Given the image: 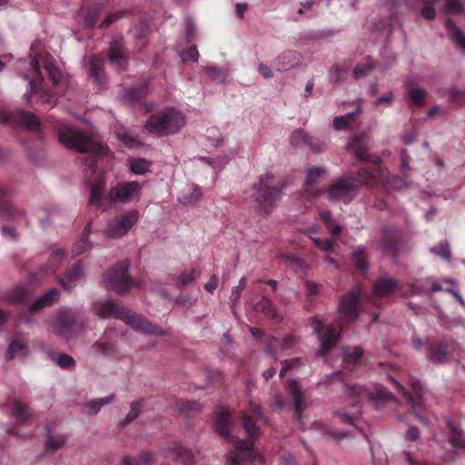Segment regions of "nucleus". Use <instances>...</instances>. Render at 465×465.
<instances>
[{
    "label": "nucleus",
    "instance_id": "obj_1",
    "mask_svg": "<svg viewBox=\"0 0 465 465\" xmlns=\"http://www.w3.org/2000/svg\"><path fill=\"white\" fill-rule=\"evenodd\" d=\"M348 149L357 159L362 162H373L375 164L369 169L360 170L358 178L342 176L333 180L323 191L330 201L349 203L357 195L361 184L372 186L378 182L377 173L380 166L371 159L365 137L361 134L354 135L348 143Z\"/></svg>",
    "mask_w": 465,
    "mask_h": 465
},
{
    "label": "nucleus",
    "instance_id": "obj_2",
    "mask_svg": "<svg viewBox=\"0 0 465 465\" xmlns=\"http://www.w3.org/2000/svg\"><path fill=\"white\" fill-rule=\"evenodd\" d=\"M361 293L362 288L356 285L342 296L339 305V319L335 324L327 323L319 316L310 319L313 333L321 341L319 349H332L338 342L344 325L358 318Z\"/></svg>",
    "mask_w": 465,
    "mask_h": 465
},
{
    "label": "nucleus",
    "instance_id": "obj_3",
    "mask_svg": "<svg viewBox=\"0 0 465 465\" xmlns=\"http://www.w3.org/2000/svg\"><path fill=\"white\" fill-rule=\"evenodd\" d=\"M242 427L249 437L248 440L233 438L231 435L232 416L227 408H221L214 418L216 432L225 440H232L236 450V451L230 452L229 460L231 465H244L245 459L255 457L253 445L255 439L260 434V429L252 416L242 414Z\"/></svg>",
    "mask_w": 465,
    "mask_h": 465
},
{
    "label": "nucleus",
    "instance_id": "obj_4",
    "mask_svg": "<svg viewBox=\"0 0 465 465\" xmlns=\"http://www.w3.org/2000/svg\"><path fill=\"white\" fill-rule=\"evenodd\" d=\"M57 137L60 143L70 150L80 153H91L83 158V164L94 173L96 170V156L105 154L107 150L100 143L94 140L87 134L66 124H60L57 128Z\"/></svg>",
    "mask_w": 465,
    "mask_h": 465
},
{
    "label": "nucleus",
    "instance_id": "obj_5",
    "mask_svg": "<svg viewBox=\"0 0 465 465\" xmlns=\"http://www.w3.org/2000/svg\"><path fill=\"white\" fill-rule=\"evenodd\" d=\"M105 181L102 173L90 183L89 204L100 207L104 199L114 203H129L135 198L139 199L141 185L138 182H119L112 186L104 194Z\"/></svg>",
    "mask_w": 465,
    "mask_h": 465
},
{
    "label": "nucleus",
    "instance_id": "obj_6",
    "mask_svg": "<svg viewBox=\"0 0 465 465\" xmlns=\"http://www.w3.org/2000/svg\"><path fill=\"white\" fill-rule=\"evenodd\" d=\"M97 314L102 318L113 317L124 321L134 330L150 335H165V331L153 324L143 316L133 312L131 310L120 306L112 300L97 302L94 304Z\"/></svg>",
    "mask_w": 465,
    "mask_h": 465
},
{
    "label": "nucleus",
    "instance_id": "obj_7",
    "mask_svg": "<svg viewBox=\"0 0 465 465\" xmlns=\"http://www.w3.org/2000/svg\"><path fill=\"white\" fill-rule=\"evenodd\" d=\"M185 124L182 112L173 107H165L149 115L144 129L158 137L177 134Z\"/></svg>",
    "mask_w": 465,
    "mask_h": 465
},
{
    "label": "nucleus",
    "instance_id": "obj_8",
    "mask_svg": "<svg viewBox=\"0 0 465 465\" xmlns=\"http://www.w3.org/2000/svg\"><path fill=\"white\" fill-rule=\"evenodd\" d=\"M380 365L384 370H387V378L394 389L404 395L408 404L410 405L411 411L420 422H423V419L420 415L422 406V385L420 381L413 377L410 378L409 384L413 391V393H411L397 380L395 374L399 372V369L395 365L381 362Z\"/></svg>",
    "mask_w": 465,
    "mask_h": 465
},
{
    "label": "nucleus",
    "instance_id": "obj_9",
    "mask_svg": "<svg viewBox=\"0 0 465 465\" xmlns=\"http://www.w3.org/2000/svg\"><path fill=\"white\" fill-rule=\"evenodd\" d=\"M272 179L271 174L262 175L259 183L254 185L252 197L255 203L253 208L259 214L269 215L281 195V188L274 186Z\"/></svg>",
    "mask_w": 465,
    "mask_h": 465
},
{
    "label": "nucleus",
    "instance_id": "obj_10",
    "mask_svg": "<svg viewBox=\"0 0 465 465\" xmlns=\"http://www.w3.org/2000/svg\"><path fill=\"white\" fill-rule=\"evenodd\" d=\"M129 265V262L124 260L109 270L104 275V287L120 295L124 294L134 286L139 287L140 282L132 279L128 273Z\"/></svg>",
    "mask_w": 465,
    "mask_h": 465
},
{
    "label": "nucleus",
    "instance_id": "obj_11",
    "mask_svg": "<svg viewBox=\"0 0 465 465\" xmlns=\"http://www.w3.org/2000/svg\"><path fill=\"white\" fill-rule=\"evenodd\" d=\"M84 325L83 314L78 311L62 309L57 312L54 328L55 332L62 338L69 340L80 332Z\"/></svg>",
    "mask_w": 465,
    "mask_h": 465
},
{
    "label": "nucleus",
    "instance_id": "obj_12",
    "mask_svg": "<svg viewBox=\"0 0 465 465\" xmlns=\"http://www.w3.org/2000/svg\"><path fill=\"white\" fill-rule=\"evenodd\" d=\"M0 123L15 124L36 134L41 133L43 130V124L38 117L35 114L22 109L14 112L0 109Z\"/></svg>",
    "mask_w": 465,
    "mask_h": 465
},
{
    "label": "nucleus",
    "instance_id": "obj_13",
    "mask_svg": "<svg viewBox=\"0 0 465 465\" xmlns=\"http://www.w3.org/2000/svg\"><path fill=\"white\" fill-rule=\"evenodd\" d=\"M140 213L137 210H131L128 213L116 216L108 223L105 235L111 238H120L125 235L138 222Z\"/></svg>",
    "mask_w": 465,
    "mask_h": 465
},
{
    "label": "nucleus",
    "instance_id": "obj_14",
    "mask_svg": "<svg viewBox=\"0 0 465 465\" xmlns=\"http://www.w3.org/2000/svg\"><path fill=\"white\" fill-rule=\"evenodd\" d=\"M30 65L33 71V78L29 81L31 94H25L27 101H30L32 94H40L42 104L53 106L55 104V97L49 92L42 91L41 84L44 77L40 72V65L36 57L31 60Z\"/></svg>",
    "mask_w": 465,
    "mask_h": 465
},
{
    "label": "nucleus",
    "instance_id": "obj_15",
    "mask_svg": "<svg viewBox=\"0 0 465 465\" xmlns=\"http://www.w3.org/2000/svg\"><path fill=\"white\" fill-rule=\"evenodd\" d=\"M109 64L115 70L125 71L128 65L127 51L121 39H114L110 43L107 51Z\"/></svg>",
    "mask_w": 465,
    "mask_h": 465
},
{
    "label": "nucleus",
    "instance_id": "obj_16",
    "mask_svg": "<svg viewBox=\"0 0 465 465\" xmlns=\"http://www.w3.org/2000/svg\"><path fill=\"white\" fill-rule=\"evenodd\" d=\"M399 288V282L388 275L381 276L373 283V292L370 301L377 304L380 298H388Z\"/></svg>",
    "mask_w": 465,
    "mask_h": 465
},
{
    "label": "nucleus",
    "instance_id": "obj_17",
    "mask_svg": "<svg viewBox=\"0 0 465 465\" xmlns=\"http://www.w3.org/2000/svg\"><path fill=\"white\" fill-rule=\"evenodd\" d=\"M12 193L9 186L0 183V217L6 220H15L22 214L10 200Z\"/></svg>",
    "mask_w": 465,
    "mask_h": 465
},
{
    "label": "nucleus",
    "instance_id": "obj_18",
    "mask_svg": "<svg viewBox=\"0 0 465 465\" xmlns=\"http://www.w3.org/2000/svg\"><path fill=\"white\" fill-rule=\"evenodd\" d=\"M325 172L326 170L324 168L314 166L308 168L302 195L304 199L313 200L323 193V190L314 189L313 186L318 182L320 176Z\"/></svg>",
    "mask_w": 465,
    "mask_h": 465
},
{
    "label": "nucleus",
    "instance_id": "obj_19",
    "mask_svg": "<svg viewBox=\"0 0 465 465\" xmlns=\"http://www.w3.org/2000/svg\"><path fill=\"white\" fill-rule=\"evenodd\" d=\"M290 143L292 146H306L313 152L322 151V143L318 138L310 135L304 130L299 128L294 130L290 135Z\"/></svg>",
    "mask_w": 465,
    "mask_h": 465
},
{
    "label": "nucleus",
    "instance_id": "obj_20",
    "mask_svg": "<svg viewBox=\"0 0 465 465\" xmlns=\"http://www.w3.org/2000/svg\"><path fill=\"white\" fill-rule=\"evenodd\" d=\"M302 61V55L295 50H286L281 53L273 61L274 67L279 72H285L297 67Z\"/></svg>",
    "mask_w": 465,
    "mask_h": 465
},
{
    "label": "nucleus",
    "instance_id": "obj_21",
    "mask_svg": "<svg viewBox=\"0 0 465 465\" xmlns=\"http://www.w3.org/2000/svg\"><path fill=\"white\" fill-rule=\"evenodd\" d=\"M401 236L398 231L393 229H384L381 237V249L383 252L392 257H397L400 251Z\"/></svg>",
    "mask_w": 465,
    "mask_h": 465
},
{
    "label": "nucleus",
    "instance_id": "obj_22",
    "mask_svg": "<svg viewBox=\"0 0 465 465\" xmlns=\"http://www.w3.org/2000/svg\"><path fill=\"white\" fill-rule=\"evenodd\" d=\"M164 452L166 456L172 457L174 461L180 462L183 465H192L193 462L191 450L179 442H171L164 449Z\"/></svg>",
    "mask_w": 465,
    "mask_h": 465
},
{
    "label": "nucleus",
    "instance_id": "obj_23",
    "mask_svg": "<svg viewBox=\"0 0 465 465\" xmlns=\"http://www.w3.org/2000/svg\"><path fill=\"white\" fill-rule=\"evenodd\" d=\"M88 71L91 77L99 85H104L106 82L104 72V58L101 54L91 55L88 61Z\"/></svg>",
    "mask_w": 465,
    "mask_h": 465
},
{
    "label": "nucleus",
    "instance_id": "obj_24",
    "mask_svg": "<svg viewBox=\"0 0 465 465\" xmlns=\"http://www.w3.org/2000/svg\"><path fill=\"white\" fill-rule=\"evenodd\" d=\"M289 392L293 401V411L297 420H301L305 409L303 392L298 382L292 380L289 381Z\"/></svg>",
    "mask_w": 465,
    "mask_h": 465
},
{
    "label": "nucleus",
    "instance_id": "obj_25",
    "mask_svg": "<svg viewBox=\"0 0 465 465\" xmlns=\"http://www.w3.org/2000/svg\"><path fill=\"white\" fill-rule=\"evenodd\" d=\"M346 394L349 399L354 401L353 407L366 401L373 400V394L367 388L358 384L347 385Z\"/></svg>",
    "mask_w": 465,
    "mask_h": 465
},
{
    "label": "nucleus",
    "instance_id": "obj_26",
    "mask_svg": "<svg viewBox=\"0 0 465 465\" xmlns=\"http://www.w3.org/2000/svg\"><path fill=\"white\" fill-rule=\"evenodd\" d=\"M84 274V268L80 262L74 264L59 279V283L64 290L70 291L75 286V282Z\"/></svg>",
    "mask_w": 465,
    "mask_h": 465
},
{
    "label": "nucleus",
    "instance_id": "obj_27",
    "mask_svg": "<svg viewBox=\"0 0 465 465\" xmlns=\"http://www.w3.org/2000/svg\"><path fill=\"white\" fill-rule=\"evenodd\" d=\"M254 311L262 313L266 318L274 322H280L282 321V316L277 312L272 301L266 296H262V299L254 304Z\"/></svg>",
    "mask_w": 465,
    "mask_h": 465
},
{
    "label": "nucleus",
    "instance_id": "obj_28",
    "mask_svg": "<svg viewBox=\"0 0 465 465\" xmlns=\"http://www.w3.org/2000/svg\"><path fill=\"white\" fill-rule=\"evenodd\" d=\"M11 410L18 423L32 424V412L26 404L16 400L13 401L11 402Z\"/></svg>",
    "mask_w": 465,
    "mask_h": 465
},
{
    "label": "nucleus",
    "instance_id": "obj_29",
    "mask_svg": "<svg viewBox=\"0 0 465 465\" xmlns=\"http://www.w3.org/2000/svg\"><path fill=\"white\" fill-rule=\"evenodd\" d=\"M148 94V82L134 84L124 89V97L133 103H138L143 100Z\"/></svg>",
    "mask_w": 465,
    "mask_h": 465
},
{
    "label": "nucleus",
    "instance_id": "obj_30",
    "mask_svg": "<svg viewBox=\"0 0 465 465\" xmlns=\"http://www.w3.org/2000/svg\"><path fill=\"white\" fill-rule=\"evenodd\" d=\"M58 297L59 291L57 289H52L33 302L29 307V311L35 312L43 308L49 307L58 300Z\"/></svg>",
    "mask_w": 465,
    "mask_h": 465
},
{
    "label": "nucleus",
    "instance_id": "obj_31",
    "mask_svg": "<svg viewBox=\"0 0 465 465\" xmlns=\"http://www.w3.org/2000/svg\"><path fill=\"white\" fill-rule=\"evenodd\" d=\"M91 233V223H88L84 228L80 239L74 244L72 252L74 255H81L91 249L89 235Z\"/></svg>",
    "mask_w": 465,
    "mask_h": 465
},
{
    "label": "nucleus",
    "instance_id": "obj_32",
    "mask_svg": "<svg viewBox=\"0 0 465 465\" xmlns=\"http://www.w3.org/2000/svg\"><path fill=\"white\" fill-rule=\"evenodd\" d=\"M446 29L450 39L462 50L465 51V35L462 31L454 24L451 19L446 22Z\"/></svg>",
    "mask_w": 465,
    "mask_h": 465
},
{
    "label": "nucleus",
    "instance_id": "obj_33",
    "mask_svg": "<svg viewBox=\"0 0 465 465\" xmlns=\"http://www.w3.org/2000/svg\"><path fill=\"white\" fill-rule=\"evenodd\" d=\"M351 261L357 270L362 273H366L368 266V254L365 248H357L351 256Z\"/></svg>",
    "mask_w": 465,
    "mask_h": 465
},
{
    "label": "nucleus",
    "instance_id": "obj_34",
    "mask_svg": "<svg viewBox=\"0 0 465 465\" xmlns=\"http://www.w3.org/2000/svg\"><path fill=\"white\" fill-rule=\"evenodd\" d=\"M48 357L63 369L71 368L74 365V360L64 353H58L56 351H47Z\"/></svg>",
    "mask_w": 465,
    "mask_h": 465
},
{
    "label": "nucleus",
    "instance_id": "obj_35",
    "mask_svg": "<svg viewBox=\"0 0 465 465\" xmlns=\"http://www.w3.org/2000/svg\"><path fill=\"white\" fill-rule=\"evenodd\" d=\"M65 443V439L62 435H54L50 430L47 431L45 441V452H54L61 449Z\"/></svg>",
    "mask_w": 465,
    "mask_h": 465
},
{
    "label": "nucleus",
    "instance_id": "obj_36",
    "mask_svg": "<svg viewBox=\"0 0 465 465\" xmlns=\"http://www.w3.org/2000/svg\"><path fill=\"white\" fill-rule=\"evenodd\" d=\"M179 412L186 417L193 416L201 411V404L195 401H178Z\"/></svg>",
    "mask_w": 465,
    "mask_h": 465
},
{
    "label": "nucleus",
    "instance_id": "obj_37",
    "mask_svg": "<svg viewBox=\"0 0 465 465\" xmlns=\"http://www.w3.org/2000/svg\"><path fill=\"white\" fill-rule=\"evenodd\" d=\"M114 398V394H111L110 396L96 399L94 401H90L85 404V408L87 409V412L90 415L97 414L101 408L106 404H110Z\"/></svg>",
    "mask_w": 465,
    "mask_h": 465
},
{
    "label": "nucleus",
    "instance_id": "obj_38",
    "mask_svg": "<svg viewBox=\"0 0 465 465\" xmlns=\"http://www.w3.org/2000/svg\"><path fill=\"white\" fill-rule=\"evenodd\" d=\"M320 218L324 223L325 226L330 230L333 237L338 236L341 232L340 225H335L331 218V213L328 210H321L319 213Z\"/></svg>",
    "mask_w": 465,
    "mask_h": 465
},
{
    "label": "nucleus",
    "instance_id": "obj_39",
    "mask_svg": "<svg viewBox=\"0 0 465 465\" xmlns=\"http://www.w3.org/2000/svg\"><path fill=\"white\" fill-rule=\"evenodd\" d=\"M448 427L451 430V431L455 434V436H452L449 439L450 443L455 448V449H462L465 450V440L459 437L462 434V430L459 429L457 426L453 424L452 421L448 420Z\"/></svg>",
    "mask_w": 465,
    "mask_h": 465
},
{
    "label": "nucleus",
    "instance_id": "obj_40",
    "mask_svg": "<svg viewBox=\"0 0 465 465\" xmlns=\"http://www.w3.org/2000/svg\"><path fill=\"white\" fill-rule=\"evenodd\" d=\"M346 353L342 355V362L344 368H352L361 360L363 351H344Z\"/></svg>",
    "mask_w": 465,
    "mask_h": 465
},
{
    "label": "nucleus",
    "instance_id": "obj_41",
    "mask_svg": "<svg viewBox=\"0 0 465 465\" xmlns=\"http://www.w3.org/2000/svg\"><path fill=\"white\" fill-rule=\"evenodd\" d=\"M121 465H153V458L149 452L141 453L137 460L129 456H124Z\"/></svg>",
    "mask_w": 465,
    "mask_h": 465
},
{
    "label": "nucleus",
    "instance_id": "obj_42",
    "mask_svg": "<svg viewBox=\"0 0 465 465\" xmlns=\"http://www.w3.org/2000/svg\"><path fill=\"white\" fill-rule=\"evenodd\" d=\"M142 403H143V400H138V401H133L131 403V405H130L131 410L126 414L124 419L123 420V421H122L123 425L131 424L138 418L140 411H141Z\"/></svg>",
    "mask_w": 465,
    "mask_h": 465
},
{
    "label": "nucleus",
    "instance_id": "obj_43",
    "mask_svg": "<svg viewBox=\"0 0 465 465\" xmlns=\"http://www.w3.org/2000/svg\"><path fill=\"white\" fill-rule=\"evenodd\" d=\"M45 70L54 85H57L61 82L63 74L59 67L48 62L45 65Z\"/></svg>",
    "mask_w": 465,
    "mask_h": 465
},
{
    "label": "nucleus",
    "instance_id": "obj_44",
    "mask_svg": "<svg viewBox=\"0 0 465 465\" xmlns=\"http://www.w3.org/2000/svg\"><path fill=\"white\" fill-rule=\"evenodd\" d=\"M374 68L373 64L371 62V57L366 58V62L359 64L355 66L352 72L353 77L358 80L366 75L370 71Z\"/></svg>",
    "mask_w": 465,
    "mask_h": 465
},
{
    "label": "nucleus",
    "instance_id": "obj_45",
    "mask_svg": "<svg viewBox=\"0 0 465 465\" xmlns=\"http://www.w3.org/2000/svg\"><path fill=\"white\" fill-rule=\"evenodd\" d=\"M200 273L201 271L198 269H193L189 272H183L178 278L176 286L179 288L187 286L188 284L192 283L196 279V277L200 275Z\"/></svg>",
    "mask_w": 465,
    "mask_h": 465
},
{
    "label": "nucleus",
    "instance_id": "obj_46",
    "mask_svg": "<svg viewBox=\"0 0 465 465\" xmlns=\"http://www.w3.org/2000/svg\"><path fill=\"white\" fill-rule=\"evenodd\" d=\"M64 258V252L62 249L54 251L48 259L47 266L50 271L54 272L58 269L60 263Z\"/></svg>",
    "mask_w": 465,
    "mask_h": 465
},
{
    "label": "nucleus",
    "instance_id": "obj_47",
    "mask_svg": "<svg viewBox=\"0 0 465 465\" xmlns=\"http://www.w3.org/2000/svg\"><path fill=\"white\" fill-rule=\"evenodd\" d=\"M205 73L212 81L216 82L218 84L223 83L227 77L225 72L215 66L206 67Z\"/></svg>",
    "mask_w": 465,
    "mask_h": 465
},
{
    "label": "nucleus",
    "instance_id": "obj_48",
    "mask_svg": "<svg viewBox=\"0 0 465 465\" xmlns=\"http://www.w3.org/2000/svg\"><path fill=\"white\" fill-rule=\"evenodd\" d=\"M425 5L420 10V15L426 20H432L436 15L435 8L433 5L438 3L440 0H421Z\"/></svg>",
    "mask_w": 465,
    "mask_h": 465
},
{
    "label": "nucleus",
    "instance_id": "obj_49",
    "mask_svg": "<svg viewBox=\"0 0 465 465\" xmlns=\"http://www.w3.org/2000/svg\"><path fill=\"white\" fill-rule=\"evenodd\" d=\"M246 282H247L246 278L242 277L241 280L239 281L238 285L232 288V290L231 292V295H230V302H231L232 308H233L235 303L239 301L242 292L246 287Z\"/></svg>",
    "mask_w": 465,
    "mask_h": 465
},
{
    "label": "nucleus",
    "instance_id": "obj_50",
    "mask_svg": "<svg viewBox=\"0 0 465 465\" xmlns=\"http://www.w3.org/2000/svg\"><path fill=\"white\" fill-rule=\"evenodd\" d=\"M130 170L135 174H144L149 171V163L144 159H134L130 163Z\"/></svg>",
    "mask_w": 465,
    "mask_h": 465
},
{
    "label": "nucleus",
    "instance_id": "obj_51",
    "mask_svg": "<svg viewBox=\"0 0 465 465\" xmlns=\"http://www.w3.org/2000/svg\"><path fill=\"white\" fill-rule=\"evenodd\" d=\"M426 92L423 89H413L409 92L411 101L416 106H422L425 104Z\"/></svg>",
    "mask_w": 465,
    "mask_h": 465
},
{
    "label": "nucleus",
    "instance_id": "obj_52",
    "mask_svg": "<svg viewBox=\"0 0 465 465\" xmlns=\"http://www.w3.org/2000/svg\"><path fill=\"white\" fill-rule=\"evenodd\" d=\"M427 357L434 363H441L449 359L450 351H430Z\"/></svg>",
    "mask_w": 465,
    "mask_h": 465
},
{
    "label": "nucleus",
    "instance_id": "obj_53",
    "mask_svg": "<svg viewBox=\"0 0 465 465\" xmlns=\"http://www.w3.org/2000/svg\"><path fill=\"white\" fill-rule=\"evenodd\" d=\"M431 252L440 255L444 260H450L451 257L450 249L447 242H440L431 249Z\"/></svg>",
    "mask_w": 465,
    "mask_h": 465
},
{
    "label": "nucleus",
    "instance_id": "obj_54",
    "mask_svg": "<svg viewBox=\"0 0 465 465\" xmlns=\"http://www.w3.org/2000/svg\"><path fill=\"white\" fill-rule=\"evenodd\" d=\"M447 13L459 14L463 11V5L460 0H445Z\"/></svg>",
    "mask_w": 465,
    "mask_h": 465
},
{
    "label": "nucleus",
    "instance_id": "obj_55",
    "mask_svg": "<svg viewBox=\"0 0 465 465\" xmlns=\"http://www.w3.org/2000/svg\"><path fill=\"white\" fill-rule=\"evenodd\" d=\"M181 56L184 62H196L199 58V53L196 46L193 45L182 52Z\"/></svg>",
    "mask_w": 465,
    "mask_h": 465
},
{
    "label": "nucleus",
    "instance_id": "obj_56",
    "mask_svg": "<svg viewBox=\"0 0 465 465\" xmlns=\"http://www.w3.org/2000/svg\"><path fill=\"white\" fill-rule=\"evenodd\" d=\"M312 240H313L315 245L322 251L328 252L333 251V245H334L333 240H330V239L322 240L321 238H313Z\"/></svg>",
    "mask_w": 465,
    "mask_h": 465
},
{
    "label": "nucleus",
    "instance_id": "obj_57",
    "mask_svg": "<svg viewBox=\"0 0 465 465\" xmlns=\"http://www.w3.org/2000/svg\"><path fill=\"white\" fill-rule=\"evenodd\" d=\"M312 240H313L315 245L322 251L328 252L333 251V245H334L333 240H330V239L322 240L321 238H313Z\"/></svg>",
    "mask_w": 465,
    "mask_h": 465
},
{
    "label": "nucleus",
    "instance_id": "obj_58",
    "mask_svg": "<svg viewBox=\"0 0 465 465\" xmlns=\"http://www.w3.org/2000/svg\"><path fill=\"white\" fill-rule=\"evenodd\" d=\"M354 114H348L345 116H337L333 120V126L337 130L346 129L349 126V120L352 118Z\"/></svg>",
    "mask_w": 465,
    "mask_h": 465
},
{
    "label": "nucleus",
    "instance_id": "obj_59",
    "mask_svg": "<svg viewBox=\"0 0 465 465\" xmlns=\"http://www.w3.org/2000/svg\"><path fill=\"white\" fill-rule=\"evenodd\" d=\"M299 363H300V359H298V358H293V359L284 361L282 362V367L280 371V376L281 377L284 376V374L287 371L298 367Z\"/></svg>",
    "mask_w": 465,
    "mask_h": 465
},
{
    "label": "nucleus",
    "instance_id": "obj_60",
    "mask_svg": "<svg viewBox=\"0 0 465 465\" xmlns=\"http://www.w3.org/2000/svg\"><path fill=\"white\" fill-rule=\"evenodd\" d=\"M205 375L210 384L220 382L223 380V374L218 370H207Z\"/></svg>",
    "mask_w": 465,
    "mask_h": 465
},
{
    "label": "nucleus",
    "instance_id": "obj_61",
    "mask_svg": "<svg viewBox=\"0 0 465 465\" xmlns=\"http://www.w3.org/2000/svg\"><path fill=\"white\" fill-rule=\"evenodd\" d=\"M124 16V12L119 11L115 13L109 14L104 21L101 23V27H107L112 25L114 21L122 18Z\"/></svg>",
    "mask_w": 465,
    "mask_h": 465
},
{
    "label": "nucleus",
    "instance_id": "obj_62",
    "mask_svg": "<svg viewBox=\"0 0 465 465\" xmlns=\"http://www.w3.org/2000/svg\"><path fill=\"white\" fill-rule=\"evenodd\" d=\"M418 136V130L416 127L412 126L410 130H408L405 134H402L401 139L404 143L411 144L413 143Z\"/></svg>",
    "mask_w": 465,
    "mask_h": 465
},
{
    "label": "nucleus",
    "instance_id": "obj_63",
    "mask_svg": "<svg viewBox=\"0 0 465 465\" xmlns=\"http://www.w3.org/2000/svg\"><path fill=\"white\" fill-rule=\"evenodd\" d=\"M333 416L337 417L339 420L343 424H350L354 426V420L353 419L349 416L347 413L336 411L332 412Z\"/></svg>",
    "mask_w": 465,
    "mask_h": 465
},
{
    "label": "nucleus",
    "instance_id": "obj_64",
    "mask_svg": "<svg viewBox=\"0 0 465 465\" xmlns=\"http://www.w3.org/2000/svg\"><path fill=\"white\" fill-rule=\"evenodd\" d=\"M258 71L265 79H270L273 76L272 70L265 64H260Z\"/></svg>",
    "mask_w": 465,
    "mask_h": 465
}]
</instances>
